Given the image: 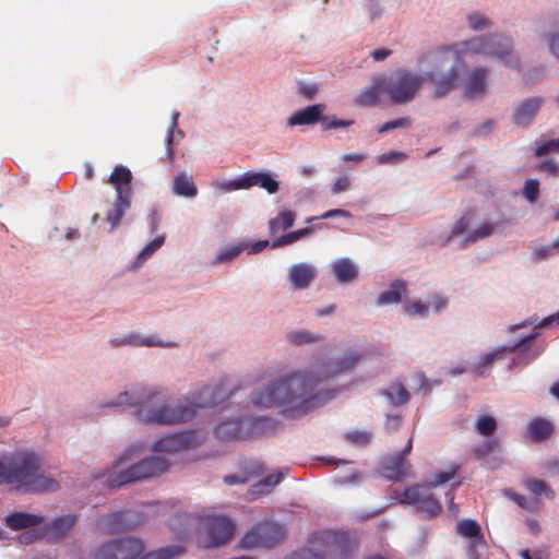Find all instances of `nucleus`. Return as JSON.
I'll return each instance as SVG.
<instances>
[{"mask_svg": "<svg viewBox=\"0 0 559 559\" xmlns=\"http://www.w3.org/2000/svg\"><path fill=\"white\" fill-rule=\"evenodd\" d=\"M360 355L350 352L342 356L332 367L331 362L317 365L309 371H296L281 378L251 394L255 407H280L287 418L301 417L330 402L333 390L316 391L321 380L349 371L358 362Z\"/></svg>", "mask_w": 559, "mask_h": 559, "instance_id": "f257e3e1", "label": "nucleus"}, {"mask_svg": "<svg viewBox=\"0 0 559 559\" xmlns=\"http://www.w3.org/2000/svg\"><path fill=\"white\" fill-rule=\"evenodd\" d=\"M237 388L230 379L223 380L214 388H204L200 391L198 401L188 404H160L157 405L158 391L143 389L132 392L131 401L128 400L129 392L124 391L118 396L117 403L108 404L129 405L136 407L134 412L139 420L151 424H179L192 419L198 407L213 406L224 402L234 393Z\"/></svg>", "mask_w": 559, "mask_h": 559, "instance_id": "f03ea898", "label": "nucleus"}, {"mask_svg": "<svg viewBox=\"0 0 559 559\" xmlns=\"http://www.w3.org/2000/svg\"><path fill=\"white\" fill-rule=\"evenodd\" d=\"M512 39L501 34L475 36L467 40L442 46L435 51L437 68L449 62H462L468 56L495 57L507 66L518 67L519 59L512 58Z\"/></svg>", "mask_w": 559, "mask_h": 559, "instance_id": "7ed1b4c3", "label": "nucleus"}, {"mask_svg": "<svg viewBox=\"0 0 559 559\" xmlns=\"http://www.w3.org/2000/svg\"><path fill=\"white\" fill-rule=\"evenodd\" d=\"M0 484L24 492L52 491L57 481L41 471L40 459L29 451H17L0 463Z\"/></svg>", "mask_w": 559, "mask_h": 559, "instance_id": "20e7f679", "label": "nucleus"}, {"mask_svg": "<svg viewBox=\"0 0 559 559\" xmlns=\"http://www.w3.org/2000/svg\"><path fill=\"white\" fill-rule=\"evenodd\" d=\"M133 452L124 453L114 465V471L107 477L110 487L157 477L169 467V462L162 456H151L133 463Z\"/></svg>", "mask_w": 559, "mask_h": 559, "instance_id": "39448f33", "label": "nucleus"}, {"mask_svg": "<svg viewBox=\"0 0 559 559\" xmlns=\"http://www.w3.org/2000/svg\"><path fill=\"white\" fill-rule=\"evenodd\" d=\"M181 546L164 547L144 554V544L134 537L118 538L99 547L96 559H173L183 554Z\"/></svg>", "mask_w": 559, "mask_h": 559, "instance_id": "423d86ee", "label": "nucleus"}, {"mask_svg": "<svg viewBox=\"0 0 559 559\" xmlns=\"http://www.w3.org/2000/svg\"><path fill=\"white\" fill-rule=\"evenodd\" d=\"M132 173L124 166H116L109 176V182L115 187L116 200L112 210L107 214L106 221L110 224V229H116L126 212L131 206L132 198Z\"/></svg>", "mask_w": 559, "mask_h": 559, "instance_id": "0eeeda50", "label": "nucleus"}, {"mask_svg": "<svg viewBox=\"0 0 559 559\" xmlns=\"http://www.w3.org/2000/svg\"><path fill=\"white\" fill-rule=\"evenodd\" d=\"M269 424L270 419L266 417L224 420L216 426L215 436L222 441L253 439L262 436Z\"/></svg>", "mask_w": 559, "mask_h": 559, "instance_id": "6e6552de", "label": "nucleus"}, {"mask_svg": "<svg viewBox=\"0 0 559 559\" xmlns=\"http://www.w3.org/2000/svg\"><path fill=\"white\" fill-rule=\"evenodd\" d=\"M424 82L423 75L404 69L397 70L385 80V92L394 104H407L416 97Z\"/></svg>", "mask_w": 559, "mask_h": 559, "instance_id": "1a4fd4ad", "label": "nucleus"}, {"mask_svg": "<svg viewBox=\"0 0 559 559\" xmlns=\"http://www.w3.org/2000/svg\"><path fill=\"white\" fill-rule=\"evenodd\" d=\"M284 536L285 530L282 525L271 522L259 523L241 538L240 547L243 549L255 547L272 548L276 546Z\"/></svg>", "mask_w": 559, "mask_h": 559, "instance_id": "9d476101", "label": "nucleus"}, {"mask_svg": "<svg viewBox=\"0 0 559 559\" xmlns=\"http://www.w3.org/2000/svg\"><path fill=\"white\" fill-rule=\"evenodd\" d=\"M400 502L415 506L417 512L425 519H432L442 510L441 503L433 497L430 486L415 485L406 488Z\"/></svg>", "mask_w": 559, "mask_h": 559, "instance_id": "9b49d317", "label": "nucleus"}, {"mask_svg": "<svg viewBox=\"0 0 559 559\" xmlns=\"http://www.w3.org/2000/svg\"><path fill=\"white\" fill-rule=\"evenodd\" d=\"M320 544L324 559H347L353 543L343 533L320 532L314 534V545Z\"/></svg>", "mask_w": 559, "mask_h": 559, "instance_id": "f8f14e48", "label": "nucleus"}, {"mask_svg": "<svg viewBox=\"0 0 559 559\" xmlns=\"http://www.w3.org/2000/svg\"><path fill=\"white\" fill-rule=\"evenodd\" d=\"M437 68L435 64V53L432 55V70L427 73L425 80L433 86L431 96L435 99H439L454 91L460 81V70L456 67H451L447 72H442L441 69L445 67Z\"/></svg>", "mask_w": 559, "mask_h": 559, "instance_id": "ddd939ff", "label": "nucleus"}, {"mask_svg": "<svg viewBox=\"0 0 559 559\" xmlns=\"http://www.w3.org/2000/svg\"><path fill=\"white\" fill-rule=\"evenodd\" d=\"M258 186L274 194L280 190L278 181L267 173L247 171L240 177L223 183L221 187L226 191L250 189Z\"/></svg>", "mask_w": 559, "mask_h": 559, "instance_id": "4468645a", "label": "nucleus"}, {"mask_svg": "<svg viewBox=\"0 0 559 559\" xmlns=\"http://www.w3.org/2000/svg\"><path fill=\"white\" fill-rule=\"evenodd\" d=\"M537 337V333H531L524 337H522L520 341L514 342L511 345H503L491 353L486 354L483 356L479 361L474 367V372L479 377H486L489 374V371L492 367V365L504 357L507 353H513L518 349H524L527 346H530L535 338Z\"/></svg>", "mask_w": 559, "mask_h": 559, "instance_id": "2eb2a0df", "label": "nucleus"}, {"mask_svg": "<svg viewBox=\"0 0 559 559\" xmlns=\"http://www.w3.org/2000/svg\"><path fill=\"white\" fill-rule=\"evenodd\" d=\"M207 540L205 548L219 547L227 544L234 535L235 524L226 516L210 515L205 519Z\"/></svg>", "mask_w": 559, "mask_h": 559, "instance_id": "dca6fc26", "label": "nucleus"}, {"mask_svg": "<svg viewBox=\"0 0 559 559\" xmlns=\"http://www.w3.org/2000/svg\"><path fill=\"white\" fill-rule=\"evenodd\" d=\"M139 524L138 515L131 511L109 513L103 515L98 521L99 528L108 534L133 530Z\"/></svg>", "mask_w": 559, "mask_h": 559, "instance_id": "f3484780", "label": "nucleus"}, {"mask_svg": "<svg viewBox=\"0 0 559 559\" xmlns=\"http://www.w3.org/2000/svg\"><path fill=\"white\" fill-rule=\"evenodd\" d=\"M199 443L198 436L191 431H185L159 439L154 444L158 452H179L192 448Z\"/></svg>", "mask_w": 559, "mask_h": 559, "instance_id": "a211bd4d", "label": "nucleus"}, {"mask_svg": "<svg viewBox=\"0 0 559 559\" xmlns=\"http://www.w3.org/2000/svg\"><path fill=\"white\" fill-rule=\"evenodd\" d=\"M544 104L539 96L525 98L513 110L512 120L519 127H527Z\"/></svg>", "mask_w": 559, "mask_h": 559, "instance_id": "6ab92c4d", "label": "nucleus"}, {"mask_svg": "<svg viewBox=\"0 0 559 559\" xmlns=\"http://www.w3.org/2000/svg\"><path fill=\"white\" fill-rule=\"evenodd\" d=\"M488 70L483 67L474 68L464 83V95L467 98H480L487 90Z\"/></svg>", "mask_w": 559, "mask_h": 559, "instance_id": "aec40b11", "label": "nucleus"}, {"mask_svg": "<svg viewBox=\"0 0 559 559\" xmlns=\"http://www.w3.org/2000/svg\"><path fill=\"white\" fill-rule=\"evenodd\" d=\"M317 275L316 269L307 263H297L289 267L288 278L295 289H305L310 286Z\"/></svg>", "mask_w": 559, "mask_h": 559, "instance_id": "412c9836", "label": "nucleus"}, {"mask_svg": "<svg viewBox=\"0 0 559 559\" xmlns=\"http://www.w3.org/2000/svg\"><path fill=\"white\" fill-rule=\"evenodd\" d=\"M264 472L263 465L257 460L243 462L239 474L224 476L223 480L228 486L246 484L251 477L259 476Z\"/></svg>", "mask_w": 559, "mask_h": 559, "instance_id": "4be33fe9", "label": "nucleus"}, {"mask_svg": "<svg viewBox=\"0 0 559 559\" xmlns=\"http://www.w3.org/2000/svg\"><path fill=\"white\" fill-rule=\"evenodd\" d=\"M325 110L323 104H314L295 111L287 120L288 126H306L317 123Z\"/></svg>", "mask_w": 559, "mask_h": 559, "instance_id": "5701e85b", "label": "nucleus"}, {"mask_svg": "<svg viewBox=\"0 0 559 559\" xmlns=\"http://www.w3.org/2000/svg\"><path fill=\"white\" fill-rule=\"evenodd\" d=\"M44 523V516L26 512H13L5 518L9 528L19 531L29 528Z\"/></svg>", "mask_w": 559, "mask_h": 559, "instance_id": "b1692460", "label": "nucleus"}, {"mask_svg": "<svg viewBox=\"0 0 559 559\" xmlns=\"http://www.w3.org/2000/svg\"><path fill=\"white\" fill-rule=\"evenodd\" d=\"M385 90V79L374 78L370 86L365 87L356 97V104L360 106H373L378 103L381 92Z\"/></svg>", "mask_w": 559, "mask_h": 559, "instance_id": "393cba45", "label": "nucleus"}, {"mask_svg": "<svg viewBox=\"0 0 559 559\" xmlns=\"http://www.w3.org/2000/svg\"><path fill=\"white\" fill-rule=\"evenodd\" d=\"M408 469L409 464L403 455H396L382 466V475L391 480H401L407 475Z\"/></svg>", "mask_w": 559, "mask_h": 559, "instance_id": "a878e982", "label": "nucleus"}, {"mask_svg": "<svg viewBox=\"0 0 559 559\" xmlns=\"http://www.w3.org/2000/svg\"><path fill=\"white\" fill-rule=\"evenodd\" d=\"M554 432L552 424L542 417H535L527 424L528 438L534 442H540L551 436Z\"/></svg>", "mask_w": 559, "mask_h": 559, "instance_id": "bb28decb", "label": "nucleus"}, {"mask_svg": "<svg viewBox=\"0 0 559 559\" xmlns=\"http://www.w3.org/2000/svg\"><path fill=\"white\" fill-rule=\"evenodd\" d=\"M173 192L178 197L194 198L198 194V188L191 176L180 173L174 177Z\"/></svg>", "mask_w": 559, "mask_h": 559, "instance_id": "cd10ccee", "label": "nucleus"}, {"mask_svg": "<svg viewBox=\"0 0 559 559\" xmlns=\"http://www.w3.org/2000/svg\"><path fill=\"white\" fill-rule=\"evenodd\" d=\"M457 533L474 542V546H485L486 542L481 534L480 525L474 520H462L456 526Z\"/></svg>", "mask_w": 559, "mask_h": 559, "instance_id": "c85d7f7f", "label": "nucleus"}, {"mask_svg": "<svg viewBox=\"0 0 559 559\" xmlns=\"http://www.w3.org/2000/svg\"><path fill=\"white\" fill-rule=\"evenodd\" d=\"M75 523L76 516L74 514L62 515L49 523L46 526V532L53 538H61L67 535V533L74 526Z\"/></svg>", "mask_w": 559, "mask_h": 559, "instance_id": "c756f323", "label": "nucleus"}, {"mask_svg": "<svg viewBox=\"0 0 559 559\" xmlns=\"http://www.w3.org/2000/svg\"><path fill=\"white\" fill-rule=\"evenodd\" d=\"M109 342L114 347H118V346L127 345V344L134 345V346H147V347H151V346L168 347V346L174 345L170 343H163L162 341L156 340L154 336H147L144 338H140L134 333H130L123 340L110 338Z\"/></svg>", "mask_w": 559, "mask_h": 559, "instance_id": "7c9ffc66", "label": "nucleus"}, {"mask_svg": "<svg viewBox=\"0 0 559 559\" xmlns=\"http://www.w3.org/2000/svg\"><path fill=\"white\" fill-rule=\"evenodd\" d=\"M333 272L340 283L353 282L357 275V267L349 259H338L333 264Z\"/></svg>", "mask_w": 559, "mask_h": 559, "instance_id": "2f4dec72", "label": "nucleus"}, {"mask_svg": "<svg viewBox=\"0 0 559 559\" xmlns=\"http://www.w3.org/2000/svg\"><path fill=\"white\" fill-rule=\"evenodd\" d=\"M407 290L406 284L402 280H396L391 284L389 290L382 292L377 299L379 306L397 304L402 299V295Z\"/></svg>", "mask_w": 559, "mask_h": 559, "instance_id": "473e14b6", "label": "nucleus"}, {"mask_svg": "<svg viewBox=\"0 0 559 559\" xmlns=\"http://www.w3.org/2000/svg\"><path fill=\"white\" fill-rule=\"evenodd\" d=\"M296 219V213L290 210L281 211L276 217L269 222V230L271 235H276L281 230L290 228Z\"/></svg>", "mask_w": 559, "mask_h": 559, "instance_id": "72a5a7b5", "label": "nucleus"}, {"mask_svg": "<svg viewBox=\"0 0 559 559\" xmlns=\"http://www.w3.org/2000/svg\"><path fill=\"white\" fill-rule=\"evenodd\" d=\"M383 394L394 405H403L408 402L409 393L402 383H393Z\"/></svg>", "mask_w": 559, "mask_h": 559, "instance_id": "f704fd0d", "label": "nucleus"}, {"mask_svg": "<svg viewBox=\"0 0 559 559\" xmlns=\"http://www.w3.org/2000/svg\"><path fill=\"white\" fill-rule=\"evenodd\" d=\"M284 478V474L282 472H276L271 474L259 483L254 484L252 487L253 493H265L270 492L276 485H278Z\"/></svg>", "mask_w": 559, "mask_h": 559, "instance_id": "c9c22d12", "label": "nucleus"}, {"mask_svg": "<svg viewBox=\"0 0 559 559\" xmlns=\"http://www.w3.org/2000/svg\"><path fill=\"white\" fill-rule=\"evenodd\" d=\"M524 487L535 497L545 495L546 497L552 499L555 497L554 490L540 479H526L523 483Z\"/></svg>", "mask_w": 559, "mask_h": 559, "instance_id": "e433bc0d", "label": "nucleus"}, {"mask_svg": "<svg viewBox=\"0 0 559 559\" xmlns=\"http://www.w3.org/2000/svg\"><path fill=\"white\" fill-rule=\"evenodd\" d=\"M248 246L245 242H239L237 245H231L219 252V254L214 260V264H221L226 262H231L235 260Z\"/></svg>", "mask_w": 559, "mask_h": 559, "instance_id": "4c0bfd02", "label": "nucleus"}, {"mask_svg": "<svg viewBox=\"0 0 559 559\" xmlns=\"http://www.w3.org/2000/svg\"><path fill=\"white\" fill-rule=\"evenodd\" d=\"M310 545V547L295 551L292 559H324L320 544L314 545V535L311 538Z\"/></svg>", "mask_w": 559, "mask_h": 559, "instance_id": "58836bf2", "label": "nucleus"}, {"mask_svg": "<svg viewBox=\"0 0 559 559\" xmlns=\"http://www.w3.org/2000/svg\"><path fill=\"white\" fill-rule=\"evenodd\" d=\"M310 233H311V228H309V227L292 231L289 234H286V235H284V236H282L280 238L275 239L271 243V247L275 249V248H280V247H284V246L290 245V243L299 240L304 236L309 235Z\"/></svg>", "mask_w": 559, "mask_h": 559, "instance_id": "ea45409f", "label": "nucleus"}, {"mask_svg": "<svg viewBox=\"0 0 559 559\" xmlns=\"http://www.w3.org/2000/svg\"><path fill=\"white\" fill-rule=\"evenodd\" d=\"M288 338L295 345H304L319 342L322 340V336L319 334L311 333L309 331H296L289 333Z\"/></svg>", "mask_w": 559, "mask_h": 559, "instance_id": "a19ab883", "label": "nucleus"}, {"mask_svg": "<svg viewBox=\"0 0 559 559\" xmlns=\"http://www.w3.org/2000/svg\"><path fill=\"white\" fill-rule=\"evenodd\" d=\"M497 428V421L493 417L489 415L479 416L475 424V429L478 433L483 436H490L495 432Z\"/></svg>", "mask_w": 559, "mask_h": 559, "instance_id": "79ce46f5", "label": "nucleus"}, {"mask_svg": "<svg viewBox=\"0 0 559 559\" xmlns=\"http://www.w3.org/2000/svg\"><path fill=\"white\" fill-rule=\"evenodd\" d=\"M493 231H495L493 223H488V222L483 223L476 229H474L473 231H471L467 235L465 241L466 242H475L479 239L491 236L493 234Z\"/></svg>", "mask_w": 559, "mask_h": 559, "instance_id": "37998d69", "label": "nucleus"}, {"mask_svg": "<svg viewBox=\"0 0 559 559\" xmlns=\"http://www.w3.org/2000/svg\"><path fill=\"white\" fill-rule=\"evenodd\" d=\"M551 152L559 153V138L546 142H536L534 154L537 157L545 156Z\"/></svg>", "mask_w": 559, "mask_h": 559, "instance_id": "c03bdc74", "label": "nucleus"}, {"mask_svg": "<svg viewBox=\"0 0 559 559\" xmlns=\"http://www.w3.org/2000/svg\"><path fill=\"white\" fill-rule=\"evenodd\" d=\"M523 195L524 198L534 203L537 201L539 197V182L536 179H527L523 187Z\"/></svg>", "mask_w": 559, "mask_h": 559, "instance_id": "a18cd8bd", "label": "nucleus"}, {"mask_svg": "<svg viewBox=\"0 0 559 559\" xmlns=\"http://www.w3.org/2000/svg\"><path fill=\"white\" fill-rule=\"evenodd\" d=\"M412 126V121L409 118L407 117H403V118H399V119H395V120H392V121H388L385 123H383L378 132L379 133H384V132H388V131H391L393 129H397V128H404V129H407Z\"/></svg>", "mask_w": 559, "mask_h": 559, "instance_id": "49530a36", "label": "nucleus"}, {"mask_svg": "<svg viewBox=\"0 0 559 559\" xmlns=\"http://www.w3.org/2000/svg\"><path fill=\"white\" fill-rule=\"evenodd\" d=\"M457 466H453L451 467L450 469L448 471H439L435 474V479L429 485L430 487H437L439 485H442V484H445L448 481H450L451 479L454 478L456 472H457Z\"/></svg>", "mask_w": 559, "mask_h": 559, "instance_id": "de8ad7c7", "label": "nucleus"}, {"mask_svg": "<svg viewBox=\"0 0 559 559\" xmlns=\"http://www.w3.org/2000/svg\"><path fill=\"white\" fill-rule=\"evenodd\" d=\"M165 241L164 236H157L154 240L148 242L140 252L139 259L146 260L148 257H151L158 248L162 247V245Z\"/></svg>", "mask_w": 559, "mask_h": 559, "instance_id": "09e8293b", "label": "nucleus"}, {"mask_svg": "<svg viewBox=\"0 0 559 559\" xmlns=\"http://www.w3.org/2000/svg\"><path fill=\"white\" fill-rule=\"evenodd\" d=\"M468 25L474 31H480L483 28L489 27L491 24L489 20L479 13H474L468 15L467 17Z\"/></svg>", "mask_w": 559, "mask_h": 559, "instance_id": "8fccbe9b", "label": "nucleus"}, {"mask_svg": "<svg viewBox=\"0 0 559 559\" xmlns=\"http://www.w3.org/2000/svg\"><path fill=\"white\" fill-rule=\"evenodd\" d=\"M405 312H407L411 316H421L426 317L428 314L429 308L427 305L423 304L421 301H413L409 304H406L404 306Z\"/></svg>", "mask_w": 559, "mask_h": 559, "instance_id": "3c124183", "label": "nucleus"}, {"mask_svg": "<svg viewBox=\"0 0 559 559\" xmlns=\"http://www.w3.org/2000/svg\"><path fill=\"white\" fill-rule=\"evenodd\" d=\"M347 440L357 445H367L371 441V433L367 431H353L347 433Z\"/></svg>", "mask_w": 559, "mask_h": 559, "instance_id": "603ef678", "label": "nucleus"}, {"mask_svg": "<svg viewBox=\"0 0 559 559\" xmlns=\"http://www.w3.org/2000/svg\"><path fill=\"white\" fill-rule=\"evenodd\" d=\"M180 114L179 112H174L173 114V119H171V123H170V127L168 129V134H167V155L170 159H173L174 157V150H173V133H174V129L177 128L178 126V118H179Z\"/></svg>", "mask_w": 559, "mask_h": 559, "instance_id": "864d4df0", "label": "nucleus"}, {"mask_svg": "<svg viewBox=\"0 0 559 559\" xmlns=\"http://www.w3.org/2000/svg\"><path fill=\"white\" fill-rule=\"evenodd\" d=\"M472 216L469 214L462 216L457 219L452 228L451 237L457 236L466 231L471 224Z\"/></svg>", "mask_w": 559, "mask_h": 559, "instance_id": "5fc2aeb1", "label": "nucleus"}, {"mask_svg": "<svg viewBox=\"0 0 559 559\" xmlns=\"http://www.w3.org/2000/svg\"><path fill=\"white\" fill-rule=\"evenodd\" d=\"M405 157H406V155L402 152H389V153H384V154L380 155L378 157V162L381 165L395 164V163L401 162V159H404Z\"/></svg>", "mask_w": 559, "mask_h": 559, "instance_id": "6e6d98bb", "label": "nucleus"}, {"mask_svg": "<svg viewBox=\"0 0 559 559\" xmlns=\"http://www.w3.org/2000/svg\"><path fill=\"white\" fill-rule=\"evenodd\" d=\"M361 474L356 469H350L347 475L344 476H337L336 483L341 485H347V484H356L360 481Z\"/></svg>", "mask_w": 559, "mask_h": 559, "instance_id": "4d7b16f0", "label": "nucleus"}, {"mask_svg": "<svg viewBox=\"0 0 559 559\" xmlns=\"http://www.w3.org/2000/svg\"><path fill=\"white\" fill-rule=\"evenodd\" d=\"M554 250H557V247H552V243H550L548 246L535 248L533 255L536 260H544L550 257L554 253Z\"/></svg>", "mask_w": 559, "mask_h": 559, "instance_id": "13d9d810", "label": "nucleus"}, {"mask_svg": "<svg viewBox=\"0 0 559 559\" xmlns=\"http://www.w3.org/2000/svg\"><path fill=\"white\" fill-rule=\"evenodd\" d=\"M537 168L540 171L547 173L548 175H552V176H556V177L559 176V163H556V162H552V160H547V162L540 163L537 166Z\"/></svg>", "mask_w": 559, "mask_h": 559, "instance_id": "bf43d9fd", "label": "nucleus"}, {"mask_svg": "<svg viewBox=\"0 0 559 559\" xmlns=\"http://www.w3.org/2000/svg\"><path fill=\"white\" fill-rule=\"evenodd\" d=\"M318 85L317 84H305L301 83L299 85V94L304 96L307 99H312L318 93Z\"/></svg>", "mask_w": 559, "mask_h": 559, "instance_id": "052dcab7", "label": "nucleus"}, {"mask_svg": "<svg viewBox=\"0 0 559 559\" xmlns=\"http://www.w3.org/2000/svg\"><path fill=\"white\" fill-rule=\"evenodd\" d=\"M503 493L510 498L511 500H513L516 504H519L521 508H524V509H532L528 504H527V501H526V498L522 495H519L516 492H514L512 489H504Z\"/></svg>", "mask_w": 559, "mask_h": 559, "instance_id": "680f3d73", "label": "nucleus"}, {"mask_svg": "<svg viewBox=\"0 0 559 559\" xmlns=\"http://www.w3.org/2000/svg\"><path fill=\"white\" fill-rule=\"evenodd\" d=\"M350 186V180L347 177H338L332 186V193L337 194L346 191Z\"/></svg>", "mask_w": 559, "mask_h": 559, "instance_id": "e2e57ef3", "label": "nucleus"}, {"mask_svg": "<svg viewBox=\"0 0 559 559\" xmlns=\"http://www.w3.org/2000/svg\"><path fill=\"white\" fill-rule=\"evenodd\" d=\"M429 302L436 311H442L443 309L447 308L448 304L447 299L439 295L431 296Z\"/></svg>", "mask_w": 559, "mask_h": 559, "instance_id": "0e129e2a", "label": "nucleus"}, {"mask_svg": "<svg viewBox=\"0 0 559 559\" xmlns=\"http://www.w3.org/2000/svg\"><path fill=\"white\" fill-rule=\"evenodd\" d=\"M162 219V215L157 210H153L148 215L151 231L154 233L157 230L159 223Z\"/></svg>", "mask_w": 559, "mask_h": 559, "instance_id": "69168bd1", "label": "nucleus"}, {"mask_svg": "<svg viewBox=\"0 0 559 559\" xmlns=\"http://www.w3.org/2000/svg\"><path fill=\"white\" fill-rule=\"evenodd\" d=\"M392 53V50L386 48L374 49L370 52V56L374 61H382Z\"/></svg>", "mask_w": 559, "mask_h": 559, "instance_id": "338daca9", "label": "nucleus"}, {"mask_svg": "<svg viewBox=\"0 0 559 559\" xmlns=\"http://www.w3.org/2000/svg\"><path fill=\"white\" fill-rule=\"evenodd\" d=\"M549 49L559 59V35H552L549 38Z\"/></svg>", "mask_w": 559, "mask_h": 559, "instance_id": "774afa93", "label": "nucleus"}]
</instances>
